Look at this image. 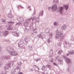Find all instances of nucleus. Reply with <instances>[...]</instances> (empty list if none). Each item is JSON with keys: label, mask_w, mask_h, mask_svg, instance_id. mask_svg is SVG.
I'll list each match as a JSON object with an SVG mask.
<instances>
[{"label": "nucleus", "mask_w": 74, "mask_h": 74, "mask_svg": "<svg viewBox=\"0 0 74 74\" xmlns=\"http://www.w3.org/2000/svg\"><path fill=\"white\" fill-rule=\"evenodd\" d=\"M18 65L19 66H21V65H22V63L21 62H18L17 63Z\"/></svg>", "instance_id": "obj_43"}, {"label": "nucleus", "mask_w": 74, "mask_h": 74, "mask_svg": "<svg viewBox=\"0 0 74 74\" xmlns=\"http://www.w3.org/2000/svg\"><path fill=\"white\" fill-rule=\"evenodd\" d=\"M40 17L37 18V19L36 20H35V24H36L37 23H39L40 22Z\"/></svg>", "instance_id": "obj_19"}, {"label": "nucleus", "mask_w": 74, "mask_h": 74, "mask_svg": "<svg viewBox=\"0 0 74 74\" xmlns=\"http://www.w3.org/2000/svg\"><path fill=\"white\" fill-rule=\"evenodd\" d=\"M68 52L71 55H73L74 54V50H72L71 51H68Z\"/></svg>", "instance_id": "obj_27"}, {"label": "nucleus", "mask_w": 74, "mask_h": 74, "mask_svg": "<svg viewBox=\"0 0 74 74\" xmlns=\"http://www.w3.org/2000/svg\"><path fill=\"white\" fill-rule=\"evenodd\" d=\"M69 54L70 55H71L70 53H67V55H66V56H68L69 55Z\"/></svg>", "instance_id": "obj_60"}, {"label": "nucleus", "mask_w": 74, "mask_h": 74, "mask_svg": "<svg viewBox=\"0 0 74 74\" xmlns=\"http://www.w3.org/2000/svg\"><path fill=\"white\" fill-rule=\"evenodd\" d=\"M35 67V68H37V67H38L36 66V65H34V66H33V67Z\"/></svg>", "instance_id": "obj_57"}, {"label": "nucleus", "mask_w": 74, "mask_h": 74, "mask_svg": "<svg viewBox=\"0 0 74 74\" xmlns=\"http://www.w3.org/2000/svg\"><path fill=\"white\" fill-rule=\"evenodd\" d=\"M44 36V33L43 32H41L40 34L38 36L39 38H40L41 39L43 40L44 39V36Z\"/></svg>", "instance_id": "obj_11"}, {"label": "nucleus", "mask_w": 74, "mask_h": 74, "mask_svg": "<svg viewBox=\"0 0 74 74\" xmlns=\"http://www.w3.org/2000/svg\"><path fill=\"white\" fill-rule=\"evenodd\" d=\"M58 10V6L56 4L54 5H53L52 6V12H55V11L56 12V10Z\"/></svg>", "instance_id": "obj_6"}, {"label": "nucleus", "mask_w": 74, "mask_h": 74, "mask_svg": "<svg viewBox=\"0 0 74 74\" xmlns=\"http://www.w3.org/2000/svg\"><path fill=\"white\" fill-rule=\"evenodd\" d=\"M62 52V50H60L58 52V54H59V55H61V53Z\"/></svg>", "instance_id": "obj_40"}, {"label": "nucleus", "mask_w": 74, "mask_h": 74, "mask_svg": "<svg viewBox=\"0 0 74 74\" xmlns=\"http://www.w3.org/2000/svg\"><path fill=\"white\" fill-rule=\"evenodd\" d=\"M70 40L71 41H74V38L73 36L72 35L71 36V38H70Z\"/></svg>", "instance_id": "obj_24"}, {"label": "nucleus", "mask_w": 74, "mask_h": 74, "mask_svg": "<svg viewBox=\"0 0 74 74\" xmlns=\"http://www.w3.org/2000/svg\"><path fill=\"white\" fill-rule=\"evenodd\" d=\"M24 41H25V42L26 43H27V42H29V39H28V38L26 36L25 37Z\"/></svg>", "instance_id": "obj_17"}, {"label": "nucleus", "mask_w": 74, "mask_h": 74, "mask_svg": "<svg viewBox=\"0 0 74 74\" xmlns=\"http://www.w3.org/2000/svg\"><path fill=\"white\" fill-rule=\"evenodd\" d=\"M15 22H13L12 21H8V23H9V24H13V23H14Z\"/></svg>", "instance_id": "obj_35"}, {"label": "nucleus", "mask_w": 74, "mask_h": 74, "mask_svg": "<svg viewBox=\"0 0 74 74\" xmlns=\"http://www.w3.org/2000/svg\"><path fill=\"white\" fill-rule=\"evenodd\" d=\"M59 2V1L58 0H54V1H53V3H58V2Z\"/></svg>", "instance_id": "obj_38"}, {"label": "nucleus", "mask_w": 74, "mask_h": 74, "mask_svg": "<svg viewBox=\"0 0 74 74\" xmlns=\"http://www.w3.org/2000/svg\"><path fill=\"white\" fill-rule=\"evenodd\" d=\"M20 7H21L22 8H23V7L22 6H21V5H18V6L17 7V8H18V10H19V8Z\"/></svg>", "instance_id": "obj_44"}, {"label": "nucleus", "mask_w": 74, "mask_h": 74, "mask_svg": "<svg viewBox=\"0 0 74 74\" xmlns=\"http://www.w3.org/2000/svg\"><path fill=\"white\" fill-rule=\"evenodd\" d=\"M15 70H16L15 69L13 68L12 69L11 71V74H15Z\"/></svg>", "instance_id": "obj_21"}, {"label": "nucleus", "mask_w": 74, "mask_h": 74, "mask_svg": "<svg viewBox=\"0 0 74 74\" xmlns=\"http://www.w3.org/2000/svg\"><path fill=\"white\" fill-rule=\"evenodd\" d=\"M37 59L38 61H39V60H41V58H37Z\"/></svg>", "instance_id": "obj_54"}, {"label": "nucleus", "mask_w": 74, "mask_h": 74, "mask_svg": "<svg viewBox=\"0 0 74 74\" xmlns=\"http://www.w3.org/2000/svg\"><path fill=\"white\" fill-rule=\"evenodd\" d=\"M0 74H7V71H3L0 73Z\"/></svg>", "instance_id": "obj_28"}, {"label": "nucleus", "mask_w": 74, "mask_h": 74, "mask_svg": "<svg viewBox=\"0 0 74 74\" xmlns=\"http://www.w3.org/2000/svg\"><path fill=\"white\" fill-rule=\"evenodd\" d=\"M45 33L47 34V33H49V30L48 29H46L45 30Z\"/></svg>", "instance_id": "obj_31"}, {"label": "nucleus", "mask_w": 74, "mask_h": 74, "mask_svg": "<svg viewBox=\"0 0 74 74\" xmlns=\"http://www.w3.org/2000/svg\"><path fill=\"white\" fill-rule=\"evenodd\" d=\"M64 7L65 8V10H67L69 9V6L67 5H63Z\"/></svg>", "instance_id": "obj_23"}, {"label": "nucleus", "mask_w": 74, "mask_h": 74, "mask_svg": "<svg viewBox=\"0 0 74 74\" xmlns=\"http://www.w3.org/2000/svg\"><path fill=\"white\" fill-rule=\"evenodd\" d=\"M53 55V51L52 50H51V51L50 53V55H49V58H51V56Z\"/></svg>", "instance_id": "obj_22"}, {"label": "nucleus", "mask_w": 74, "mask_h": 74, "mask_svg": "<svg viewBox=\"0 0 74 74\" xmlns=\"http://www.w3.org/2000/svg\"><path fill=\"white\" fill-rule=\"evenodd\" d=\"M53 64H54L55 66H58V65L57 64H56V63L55 62L53 63Z\"/></svg>", "instance_id": "obj_52"}, {"label": "nucleus", "mask_w": 74, "mask_h": 74, "mask_svg": "<svg viewBox=\"0 0 74 74\" xmlns=\"http://www.w3.org/2000/svg\"><path fill=\"white\" fill-rule=\"evenodd\" d=\"M62 57L65 59L66 60V62L67 63V65L69 66L70 67L71 66V60L70 58H69L66 57V56L64 55H62Z\"/></svg>", "instance_id": "obj_4"}, {"label": "nucleus", "mask_w": 74, "mask_h": 74, "mask_svg": "<svg viewBox=\"0 0 74 74\" xmlns=\"http://www.w3.org/2000/svg\"><path fill=\"white\" fill-rule=\"evenodd\" d=\"M11 12H12L11 11V10H10V13L8 14L7 15V16L8 18H11L13 17V15H12V14H11Z\"/></svg>", "instance_id": "obj_14"}, {"label": "nucleus", "mask_w": 74, "mask_h": 74, "mask_svg": "<svg viewBox=\"0 0 74 74\" xmlns=\"http://www.w3.org/2000/svg\"><path fill=\"white\" fill-rule=\"evenodd\" d=\"M67 27V25H63L62 26V27L61 29L62 30H64L66 29Z\"/></svg>", "instance_id": "obj_18"}, {"label": "nucleus", "mask_w": 74, "mask_h": 74, "mask_svg": "<svg viewBox=\"0 0 74 74\" xmlns=\"http://www.w3.org/2000/svg\"><path fill=\"white\" fill-rule=\"evenodd\" d=\"M37 33H38L37 32H34L33 33H32V35H33V36H34V35H35V36H38Z\"/></svg>", "instance_id": "obj_25"}, {"label": "nucleus", "mask_w": 74, "mask_h": 74, "mask_svg": "<svg viewBox=\"0 0 74 74\" xmlns=\"http://www.w3.org/2000/svg\"><path fill=\"white\" fill-rule=\"evenodd\" d=\"M53 58H51V59L50 60V62L51 63H53Z\"/></svg>", "instance_id": "obj_39"}, {"label": "nucleus", "mask_w": 74, "mask_h": 74, "mask_svg": "<svg viewBox=\"0 0 74 74\" xmlns=\"http://www.w3.org/2000/svg\"><path fill=\"white\" fill-rule=\"evenodd\" d=\"M59 44H60V45H61V44H62V43H61V42H60V41H59Z\"/></svg>", "instance_id": "obj_62"}, {"label": "nucleus", "mask_w": 74, "mask_h": 74, "mask_svg": "<svg viewBox=\"0 0 74 74\" xmlns=\"http://www.w3.org/2000/svg\"><path fill=\"white\" fill-rule=\"evenodd\" d=\"M34 19V18L33 17H31L30 18L28 19V21H29V22L30 21H33V20Z\"/></svg>", "instance_id": "obj_29"}, {"label": "nucleus", "mask_w": 74, "mask_h": 74, "mask_svg": "<svg viewBox=\"0 0 74 74\" xmlns=\"http://www.w3.org/2000/svg\"><path fill=\"white\" fill-rule=\"evenodd\" d=\"M65 43L66 45V47L67 48H70V47H71V44L70 43H69L66 40L65 41Z\"/></svg>", "instance_id": "obj_8"}, {"label": "nucleus", "mask_w": 74, "mask_h": 74, "mask_svg": "<svg viewBox=\"0 0 74 74\" xmlns=\"http://www.w3.org/2000/svg\"><path fill=\"white\" fill-rule=\"evenodd\" d=\"M30 70H31V71H34L33 70V69H30Z\"/></svg>", "instance_id": "obj_64"}, {"label": "nucleus", "mask_w": 74, "mask_h": 74, "mask_svg": "<svg viewBox=\"0 0 74 74\" xmlns=\"http://www.w3.org/2000/svg\"><path fill=\"white\" fill-rule=\"evenodd\" d=\"M51 41V39H50L49 38L48 39H47V42L48 43H50V42Z\"/></svg>", "instance_id": "obj_41"}, {"label": "nucleus", "mask_w": 74, "mask_h": 74, "mask_svg": "<svg viewBox=\"0 0 74 74\" xmlns=\"http://www.w3.org/2000/svg\"><path fill=\"white\" fill-rule=\"evenodd\" d=\"M6 42H8V43H10V41L9 40H6Z\"/></svg>", "instance_id": "obj_56"}, {"label": "nucleus", "mask_w": 74, "mask_h": 74, "mask_svg": "<svg viewBox=\"0 0 74 74\" xmlns=\"http://www.w3.org/2000/svg\"><path fill=\"white\" fill-rule=\"evenodd\" d=\"M35 61H36V62H38V61L37 59H35Z\"/></svg>", "instance_id": "obj_58"}, {"label": "nucleus", "mask_w": 74, "mask_h": 74, "mask_svg": "<svg viewBox=\"0 0 74 74\" xmlns=\"http://www.w3.org/2000/svg\"><path fill=\"white\" fill-rule=\"evenodd\" d=\"M7 65L9 67H10V66H11V64L9 63L7 64Z\"/></svg>", "instance_id": "obj_46"}, {"label": "nucleus", "mask_w": 74, "mask_h": 74, "mask_svg": "<svg viewBox=\"0 0 74 74\" xmlns=\"http://www.w3.org/2000/svg\"><path fill=\"white\" fill-rule=\"evenodd\" d=\"M27 8H28V9H29V10H30V11H31V10H32V9H31L30 6H29Z\"/></svg>", "instance_id": "obj_49"}, {"label": "nucleus", "mask_w": 74, "mask_h": 74, "mask_svg": "<svg viewBox=\"0 0 74 74\" xmlns=\"http://www.w3.org/2000/svg\"><path fill=\"white\" fill-rule=\"evenodd\" d=\"M17 20L19 22H23L24 21V19L23 17H19L17 18Z\"/></svg>", "instance_id": "obj_16"}, {"label": "nucleus", "mask_w": 74, "mask_h": 74, "mask_svg": "<svg viewBox=\"0 0 74 74\" xmlns=\"http://www.w3.org/2000/svg\"><path fill=\"white\" fill-rule=\"evenodd\" d=\"M18 74H23V73L22 72H20L19 73H18Z\"/></svg>", "instance_id": "obj_61"}, {"label": "nucleus", "mask_w": 74, "mask_h": 74, "mask_svg": "<svg viewBox=\"0 0 74 74\" xmlns=\"http://www.w3.org/2000/svg\"><path fill=\"white\" fill-rule=\"evenodd\" d=\"M3 29V27L2 26H0V29L2 30Z\"/></svg>", "instance_id": "obj_51"}, {"label": "nucleus", "mask_w": 74, "mask_h": 74, "mask_svg": "<svg viewBox=\"0 0 74 74\" xmlns=\"http://www.w3.org/2000/svg\"><path fill=\"white\" fill-rule=\"evenodd\" d=\"M1 49V46H0V54H1V53H2Z\"/></svg>", "instance_id": "obj_50"}, {"label": "nucleus", "mask_w": 74, "mask_h": 74, "mask_svg": "<svg viewBox=\"0 0 74 74\" xmlns=\"http://www.w3.org/2000/svg\"><path fill=\"white\" fill-rule=\"evenodd\" d=\"M29 21L28 20H26L25 22L24 23V25L22 26V27L24 30L25 32L27 31V30L28 29L27 27H28V25H29Z\"/></svg>", "instance_id": "obj_3"}, {"label": "nucleus", "mask_w": 74, "mask_h": 74, "mask_svg": "<svg viewBox=\"0 0 74 74\" xmlns=\"http://www.w3.org/2000/svg\"><path fill=\"white\" fill-rule=\"evenodd\" d=\"M11 58V57L10 56H5V60H9Z\"/></svg>", "instance_id": "obj_26"}, {"label": "nucleus", "mask_w": 74, "mask_h": 74, "mask_svg": "<svg viewBox=\"0 0 74 74\" xmlns=\"http://www.w3.org/2000/svg\"><path fill=\"white\" fill-rule=\"evenodd\" d=\"M2 64H3V62L0 61V67L2 66Z\"/></svg>", "instance_id": "obj_47"}, {"label": "nucleus", "mask_w": 74, "mask_h": 74, "mask_svg": "<svg viewBox=\"0 0 74 74\" xmlns=\"http://www.w3.org/2000/svg\"><path fill=\"white\" fill-rule=\"evenodd\" d=\"M18 47L19 48H21L24 46V42L22 40L20 41L18 43Z\"/></svg>", "instance_id": "obj_7"}, {"label": "nucleus", "mask_w": 74, "mask_h": 74, "mask_svg": "<svg viewBox=\"0 0 74 74\" xmlns=\"http://www.w3.org/2000/svg\"><path fill=\"white\" fill-rule=\"evenodd\" d=\"M36 12L35 11V9H34V13L32 14V15H35V14H36Z\"/></svg>", "instance_id": "obj_53"}, {"label": "nucleus", "mask_w": 74, "mask_h": 74, "mask_svg": "<svg viewBox=\"0 0 74 74\" xmlns=\"http://www.w3.org/2000/svg\"><path fill=\"white\" fill-rule=\"evenodd\" d=\"M69 68L68 67L66 69V71H69Z\"/></svg>", "instance_id": "obj_55"}, {"label": "nucleus", "mask_w": 74, "mask_h": 74, "mask_svg": "<svg viewBox=\"0 0 74 74\" xmlns=\"http://www.w3.org/2000/svg\"><path fill=\"white\" fill-rule=\"evenodd\" d=\"M12 34L14 36H16V37L19 36V33H18L16 32H13L12 33Z\"/></svg>", "instance_id": "obj_9"}, {"label": "nucleus", "mask_w": 74, "mask_h": 74, "mask_svg": "<svg viewBox=\"0 0 74 74\" xmlns=\"http://www.w3.org/2000/svg\"><path fill=\"white\" fill-rule=\"evenodd\" d=\"M9 68V66H8L7 65L6 66L4 67V69L5 70H8V68Z\"/></svg>", "instance_id": "obj_33"}, {"label": "nucleus", "mask_w": 74, "mask_h": 74, "mask_svg": "<svg viewBox=\"0 0 74 74\" xmlns=\"http://www.w3.org/2000/svg\"><path fill=\"white\" fill-rule=\"evenodd\" d=\"M12 24H9L8 25V28L7 29V30H12V28L11 27H12Z\"/></svg>", "instance_id": "obj_15"}, {"label": "nucleus", "mask_w": 74, "mask_h": 74, "mask_svg": "<svg viewBox=\"0 0 74 74\" xmlns=\"http://www.w3.org/2000/svg\"><path fill=\"white\" fill-rule=\"evenodd\" d=\"M43 15H44V10H42L39 12L38 17L40 18V16H42Z\"/></svg>", "instance_id": "obj_10"}, {"label": "nucleus", "mask_w": 74, "mask_h": 74, "mask_svg": "<svg viewBox=\"0 0 74 74\" xmlns=\"http://www.w3.org/2000/svg\"><path fill=\"white\" fill-rule=\"evenodd\" d=\"M9 68V66H8L7 65L6 66L4 67V69L5 70H8V68Z\"/></svg>", "instance_id": "obj_34"}, {"label": "nucleus", "mask_w": 74, "mask_h": 74, "mask_svg": "<svg viewBox=\"0 0 74 74\" xmlns=\"http://www.w3.org/2000/svg\"><path fill=\"white\" fill-rule=\"evenodd\" d=\"M63 7H60V10H59V12L60 13V14H62L63 12Z\"/></svg>", "instance_id": "obj_12"}, {"label": "nucleus", "mask_w": 74, "mask_h": 74, "mask_svg": "<svg viewBox=\"0 0 74 74\" xmlns=\"http://www.w3.org/2000/svg\"><path fill=\"white\" fill-rule=\"evenodd\" d=\"M56 60H58V64H62L63 63V59H62V58L60 57L59 56L56 57Z\"/></svg>", "instance_id": "obj_5"}, {"label": "nucleus", "mask_w": 74, "mask_h": 74, "mask_svg": "<svg viewBox=\"0 0 74 74\" xmlns=\"http://www.w3.org/2000/svg\"><path fill=\"white\" fill-rule=\"evenodd\" d=\"M65 37V35H63V34L62 32L59 31L58 30H57L56 32V35L55 36V38L56 39H59V38H61V41H63L64 38Z\"/></svg>", "instance_id": "obj_1"}, {"label": "nucleus", "mask_w": 74, "mask_h": 74, "mask_svg": "<svg viewBox=\"0 0 74 74\" xmlns=\"http://www.w3.org/2000/svg\"><path fill=\"white\" fill-rule=\"evenodd\" d=\"M54 26H56L57 25H58V23H56V22H55L54 23Z\"/></svg>", "instance_id": "obj_45"}, {"label": "nucleus", "mask_w": 74, "mask_h": 74, "mask_svg": "<svg viewBox=\"0 0 74 74\" xmlns=\"http://www.w3.org/2000/svg\"><path fill=\"white\" fill-rule=\"evenodd\" d=\"M34 70L35 71H38L36 70V69H35V68H34Z\"/></svg>", "instance_id": "obj_63"}, {"label": "nucleus", "mask_w": 74, "mask_h": 74, "mask_svg": "<svg viewBox=\"0 0 74 74\" xmlns=\"http://www.w3.org/2000/svg\"><path fill=\"white\" fill-rule=\"evenodd\" d=\"M2 21L3 22H5V20H3Z\"/></svg>", "instance_id": "obj_59"}, {"label": "nucleus", "mask_w": 74, "mask_h": 74, "mask_svg": "<svg viewBox=\"0 0 74 74\" xmlns=\"http://www.w3.org/2000/svg\"><path fill=\"white\" fill-rule=\"evenodd\" d=\"M0 59L2 60L3 61L5 60V56H3V57H0Z\"/></svg>", "instance_id": "obj_20"}, {"label": "nucleus", "mask_w": 74, "mask_h": 74, "mask_svg": "<svg viewBox=\"0 0 74 74\" xmlns=\"http://www.w3.org/2000/svg\"><path fill=\"white\" fill-rule=\"evenodd\" d=\"M48 9L49 11H51V9L52 11V7H48Z\"/></svg>", "instance_id": "obj_32"}, {"label": "nucleus", "mask_w": 74, "mask_h": 74, "mask_svg": "<svg viewBox=\"0 0 74 74\" xmlns=\"http://www.w3.org/2000/svg\"><path fill=\"white\" fill-rule=\"evenodd\" d=\"M21 25V23L20 22L17 23L16 24V26H19V25Z\"/></svg>", "instance_id": "obj_36"}, {"label": "nucleus", "mask_w": 74, "mask_h": 74, "mask_svg": "<svg viewBox=\"0 0 74 74\" xmlns=\"http://www.w3.org/2000/svg\"><path fill=\"white\" fill-rule=\"evenodd\" d=\"M49 35H50V36L51 37H52V33L51 32L50 33Z\"/></svg>", "instance_id": "obj_48"}, {"label": "nucleus", "mask_w": 74, "mask_h": 74, "mask_svg": "<svg viewBox=\"0 0 74 74\" xmlns=\"http://www.w3.org/2000/svg\"><path fill=\"white\" fill-rule=\"evenodd\" d=\"M46 67L49 68V69H51V68H52V66H51V65H46Z\"/></svg>", "instance_id": "obj_30"}, {"label": "nucleus", "mask_w": 74, "mask_h": 74, "mask_svg": "<svg viewBox=\"0 0 74 74\" xmlns=\"http://www.w3.org/2000/svg\"><path fill=\"white\" fill-rule=\"evenodd\" d=\"M45 66H43L42 67V70H44L45 69Z\"/></svg>", "instance_id": "obj_42"}, {"label": "nucleus", "mask_w": 74, "mask_h": 74, "mask_svg": "<svg viewBox=\"0 0 74 74\" xmlns=\"http://www.w3.org/2000/svg\"><path fill=\"white\" fill-rule=\"evenodd\" d=\"M28 48L31 51H32V50H33V49H32V46H31V47L30 46H28Z\"/></svg>", "instance_id": "obj_37"}, {"label": "nucleus", "mask_w": 74, "mask_h": 74, "mask_svg": "<svg viewBox=\"0 0 74 74\" xmlns=\"http://www.w3.org/2000/svg\"><path fill=\"white\" fill-rule=\"evenodd\" d=\"M6 50L9 52V53L11 56H17L18 55L17 52L14 50L12 51L13 50V48L12 47H9V48L7 47Z\"/></svg>", "instance_id": "obj_2"}, {"label": "nucleus", "mask_w": 74, "mask_h": 74, "mask_svg": "<svg viewBox=\"0 0 74 74\" xmlns=\"http://www.w3.org/2000/svg\"><path fill=\"white\" fill-rule=\"evenodd\" d=\"M8 33H9V32L8 31H5L3 32V35L4 37L7 36V35L8 34Z\"/></svg>", "instance_id": "obj_13"}]
</instances>
